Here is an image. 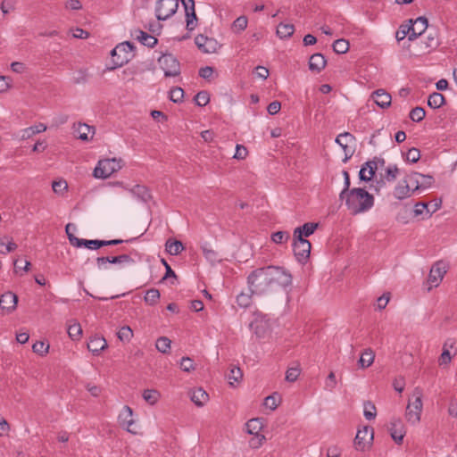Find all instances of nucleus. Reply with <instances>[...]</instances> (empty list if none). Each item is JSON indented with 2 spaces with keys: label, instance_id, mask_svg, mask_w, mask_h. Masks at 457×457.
Segmentation results:
<instances>
[{
  "label": "nucleus",
  "instance_id": "5701e85b",
  "mask_svg": "<svg viewBox=\"0 0 457 457\" xmlns=\"http://www.w3.org/2000/svg\"><path fill=\"white\" fill-rule=\"evenodd\" d=\"M94 134V128L90 127L85 123H79L74 128V136L81 139L83 141H88L89 138H92Z\"/></svg>",
  "mask_w": 457,
  "mask_h": 457
},
{
  "label": "nucleus",
  "instance_id": "774afa93",
  "mask_svg": "<svg viewBox=\"0 0 457 457\" xmlns=\"http://www.w3.org/2000/svg\"><path fill=\"white\" fill-rule=\"evenodd\" d=\"M203 253H204V257L212 262H214L218 261V259H219L217 252H215L212 249H209L207 247H203Z\"/></svg>",
  "mask_w": 457,
  "mask_h": 457
},
{
  "label": "nucleus",
  "instance_id": "ddd939ff",
  "mask_svg": "<svg viewBox=\"0 0 457 457\" xmlns=\"http://www.w3.org/2000/svg\"><path fill=\"white\" fill-rule=\"evenodd\" d=\"M445 273L446 268L442 262H437L435 263L432 266L428 275V282L430 284L428 290H430L433 287H438Z\"/></svg>",
  "mask_w": 457,
  "mask_h": 457
},
{
  "label": "nucleus",
  "instance_id": "423d86ee",
  "mask_svg": "<svg viewBox=\"0 0 457 457\" xmlns=\"http://www.w3.org/2000/svg\"><path fill=\"white\" fill-rule=\"evenodd\" d=\"M179 8V0H157L155 16L158 21H166L174 15Z\"/></svg>",
  "mask_w": 457,
  "mask_h": 457
},
{
  "label": "nucleus",
  "instance_id": "603ef678",
  "mask_svg": "<svg viewBox=\"0 0 457 457\" xmlns=\"http://www.w3.org/2000/svg\"><path fill=\"white\" fill-rule=\"evenodd\" d=\"M209 101L210 96L206 91H200L195 96V102L198 106H205Z\"/></svg>",
  "mask_w": 457,
  "mask_h": 457
},
{
  "label": "nucleus",
  "instance_id": "5fc2aeb1",
  "mask_svg": "<svg viewBox=\"0 0 457 457\" xmlns=\"http://www.w3.org/2000/svg\"><path fill=\"white\" fill-rule=\"evenodd\" d=\"M363 414L364 417L369 420L375 419L377 415L375 405L370 402L365 403Z\"/></svg>",
  "mask_w": 457,
  "mask_h": 457
},
{
  "label": "nucleus",
  "instance_id": "09e8293b",
  "mask_svg": "<svg viewBox=\"0 0 457 457\" xmlns=\"http://www.w3.org/2000/svg\"><path fill=\"white\" fill-rule=\"evenodd\" d=\"M184 97V90L181 87H173L170 91V99L174 103H181Z\"/></svg>",
  "mask_w": 457,
  "mask_h": 457
},
{
  "label": "nucleus",
  "instance_id": "864d4df0",
  "mask_svg": "<svg viewBox=\"0 0 457 457\" xmlns=\"http://www.w3.org/2000/svg\"><path fill=\"white\" fill-rule=\"evenodd\" d=\"M52 188L55 194L62 195L67 190L68 185L63 179L55 180L52 183Z\"/></svg>",
  "mask_w": 457,
  "mask_h": 457
},
{
  "label": "nucleus",
  "instance_id": "c756f323",
  "mask_svg": "<svg viewBox=\"0 0 457 457\" xmlns=\"http://www.w3.org/2000/svg\"><path fill=\"white\" fill-rule=\"evenodd\" d=\"M136 38L141 42L144 46H146L148 47H154L157 44V39L147 34L146 32L143 30H137L136 32Z\"/></svg>",
  "mask_w": 457,
  "mask_h": 457
},
{
  "label": "nucleus",
  "instance_id": "cd10ccee",
  "mask_svg": "<svg viewBox=\"0 0 457 457\" xmlns=\"http://www.w3.org/2000/svg\"><path fill=\"white\" fill-rule=\"evenodd\" d=\"M96 267L98 270H106L108 264H120L119 256H101L96 259Z\"/></svg>",
  "mask_w": 457,
  "mask_h": 457
},
{
  "label": "nucleus",
  "instance_id": "39448f33",
  "mask_svg": "<svg viewBox=\"0 0 457 457\" xmlns=\"http://www.w3.org/2000/svg\"><path fill=\"white\" fill-rule=\"evenodd\" d=\"M120 168V161L115 158L100 160L94 170V177L96 179H107Z\"/></svg>",
  "mask_w": 457,
  "mask_h": 457
},
{
  "label": "nucleus",
  "instance_id": "e433bc0d",
  "mask_svg": "<svg viewBox=\"0 0 457 457\" xmlns=\"http://www.w3.org/2000/svg\"><path fill=\"white\" fill-rule=\"evenodd\" d=\"M142 396L149 404H155L160 399V393L155 389H145L143 391Z\"/></svg>",
  "mask_w": 457,
  "mask_h": 457
},
{
  "label": "nucleus",
  "instance_id": "6e6d98bb",
  "mask_svg": "<svg viewBox=\"0 0 457 457\" xmlns=\"http://www.w3.org/2000/svg\"><path fill=\"white\" fill-rule=\"evenodd\" d=\"M420 158V152L418 148L412 147L406 153V161L415 163Z\"/></svg>",
  "mask_w": 457,
  "mask_h": 457
},
{
  "label": "nucleus",
  "instance_id": "72a5a7b5",
  "mask_svg": "<svg viewBox=\"0 0 457 457\" xmlns=\"http://www.w3.org/2000/svg\"><path fill=\"white\" fill-rule=\"evenodd\" d=\"M295 31V27L293 24L289 23H279L277 28V35L282 39L290 37Z\"/></svg>",
  "mask_w": 457,
  "mask_h": 457
},
{
  "label": "nucleus",
  "instance_id": "2eb2a0df",
  "mask_svg": "<svg viewBox=\"0 0 457 457\" xmlns=\"http://www.w3.org/2000/svg\"><path fill=\"white\" fill-rule=\"evenodd\" d=\"M118 420L120 425L128 432L137 434V431L132 428L135 424V420L133 419V411L129 406L125 405L122 408L118 416Z\"/></svg>",
  "mask_w": 457,
  "mask_h": 457
},
{
  "label": "nucleus",
  "instance_id": "f704fd0d",
  "mask_svg": "<svg viewBox=\"0 0 457 457\" xmlns=\"http://www.w3.org/2000/svg\"><path fill=\"white\" fill-rule=\"evenodd\" d=\"M445 96L441 93L434 92L429 95L428 104L429 107L437 109L445 104Z\"/></svg>",
  "mask_w": 457,
  "mask_h": 457
},
{
  "label": "nucleus",
  "instance_id": "a878e982",
  "mask_svg": "<svg viewBox=\"0 0 457 457\" xmlns=\"http://www.w3.org/2000/svg\"><path fill=\"white\" fill-rule=\"evenodd\" d=\"M129 192L133 196L137 197L139 201L143 203H147L152 195L148 190V188L142 185H136L129 189Z\"/></svg>",
  "mask_w": 457,
  "mask_h": 457
},
{
  "label": "nucleus",
  "instance_id": "f8f14e48",
  "mask_svg": "<svg viewBox=\"0 0 457 457\" xmlns=\"http://www.w3.org/2000/svg\"><path fill=\"white\" fill-rule=\"evenodd\" d=\"M378 163L384 165L385 161L383 159L376 158L372 161L366 162L360 170V179L366 182L370 181L375 175L376 170L378 169Z\"/></svg>",
  "mask_w": 457,
  "mask_h": 457
},
{
  "label": "nucleus",
  "instance_id": "2f4dec72",
  "mask_svg": "<svg viewBox=\"0 0 457 457\" xmlns=\"http://www.w3.org/2000/svg\"><path fill=\"white\" fill-rule=\"evenodd\" d=\"M165 248L170 254L178 255L183 251L184 245L181 241L168 239L165 244Z\"/></svg>",
  "mask_w": 457,
  "mask_h": 457
},
{
  "label": "nucleus",
  "instance_id": "f03ea898",
  "mask_svg": "<svg viewBox=\"0 0 457 457\" xmlns=\"http://www.w3.org/2000/svg\"><path fill=\"white\" fill-rule=\"evenodd\" d=\"M345 205L353 214L365 212L374 205V197L364 188L354 187L345 195Z\"/></svg>",
  "mask_w": 457,
  "mask_h": 457
},
{
  "label": "nucleus",
  "instance_id": "9d476101",
  "mask_svg": "<svg viewBox=\"0 0 457 457\" xmlns=\"http://www.w3.org/2000/svg\"><path fill=\"white\" fill-rule=\"evenodd\" d=\"M373 440V429L364 427L357 431L354 438V447L357 451H364Z\"/></svg>",
  "mask_w": 457,
  "mask_h": 457
},
{
  "label": "nucleus",
  "instance_id": "4d7b16f0",
  "mask_svg": "<svg viewBox=\"0 0 457 457\" xmlns=\"http://www.w3.org/2000/svg\"><path fill=\"white\" fill-rule=\"evenodd\" d=\"M32 350L34 353H38L40 355H44L48 353L49 345H46L42 341H37L32 345Z\"/></svg>",
  "mask_w": 457,
  "mask_h": 457
},
{
  "label": "nucleus",
  "instance_id": "20e7f679",
  "mask_svg": "<svg viewBox=\"0 0 457 457\" xmlns=\"http://www.w3.org/2000/svg\"><path fill=\"white\" fill-rule=\"evenodd\" d=\"M133 49L134 46L129 41H125L117 45L111 51L114 67H121L127 63L133 56Z\"/></svg>",
  "mask_w": 457,
  "mask_h": 457
},
{
  "label": "nucleus",
  "instance_id": "c03bdc74",
  "mask_svg": "<svg viewBox=\"0 0 457 457\" xmlns=\"http://www.w3.org/2000/svg\"><path fill=\"white\" fill-rule=\"evenodd\" d=\"M160 298V292L155 288H152L146 291L145 295V302L150 305H154L157 303Z\"/></svg>",
  "mask_w": 457,
  "mask_h": 457
},
{
  "label": "nucleus",
  "instance_id": "de8ad7c7",
  "mask_svg": "<svg viewBox=\"0 0 457 457\" xmlns=\"http://www.w3.org/2000/svg\"><path fill=\"white\" fill-rule=\"evenodd\" d=\"M426 115V112L422 107H415L410 112V119L414 122L421 121Z\"/></svg>",
  "mask_w": 457,
  "mask_h": 457
},
{
  "label": "nucleus",
  "instance_id": "6ab92c4d",
  "mask_svg": "<svg viewBox=\"0 0 457 457\" xmlns=\"http://www.w3.org/2000/svg\"><path fill=\"white\" fill-rule=\"evenodd\" d=\"M371 98L374 100L376 104L382 109L389 107L392 101L390 94L381 88L374 91L371 95Z\"/></svg>",
  "mask_w": 457,
  "mask_h": 457
},
{
  "label": "nucleus",
  "instance_id": "338daca9",
  "mask_svg": "<svg viewBox=\"0 0 457 457\" xmlns=\"http://www.w3.org/2000/svg\"><path fill=\"white\" fill-rule=\"evenodd\" d=\"M390 300V294L385 293L377 300V308L378 310H383L387 305L388 302Z\"/></svg>",
  "mask_w": 457,
  "mask_h": 457
},
{
  "label": "nucleus",
  "instance_id": "aec40b11",
  "mask_svg": "<svg viewBox=\"0 0 457 457\" xmlns=\"http://www.w3.org/2000/svg\"><path fill=\"white\" fill-rule=\"evenodd\" d=\"M106 347V340L98 335L91 337L89 342L87 343V349L95 355L99 354Z\"/></svg>",
  "mask_w": 457,
  "mask_h": 457
},
{
  "label": "nucleus",
  "instance_id": "bf43d9fd",
  "mask_svg": "<svg viewBox=\"0 0 457 457\" xmlns=\"http://www.w3.org/2000/svg\"><path fill=\"white\" fill-rule=\"evenodd\" d=\"M300 375V369L297 367L289 368L286 372V380L295 382Z\"/></svg>",
  "mask_w": 457,
  "mask_h": 457
},
{
  "label": "nucleus",
  "instance_id": "c85d7f7f",
  "mask_svg": "<svg viewBox=\"0 0 457 457\" xmlns=\"http://www.w3.org/2000/svg\"><path fill=\"white\" fill-rule=\"evenodd\" d=\"M208 399V394L201 387L196 388L192 392L191 401L197 406H203Z\"/></svg>",
  "mask_w": 457,
  "mask_h": 457
},
{
  "label": "nucleus",
  "instance_id": "9b49d317",
  "mask_svg": "<svg viewBox=\"0 0 457 457\" xmlns=\"http://www.w3.org/2000/svg\"><path fill=\"white\" fill-rule=\"evenodd\" d=\"M197 47L205 54L216 53L220 48L218 41L212 37H208L203 34H199L195 38Z\"/></svg>",
  "mask_w": 457,
  "mask_h": 457
},
{
  "label": "nucleus",
  "instance_id": "4468645a",
  "mask_svg": "<svg viewBox=\"0 0 457 457\" xmlns=\"http://www.w3.org/2000/svg\"><path fill=\"white\" fill-rule=\"evenodd\" d=\"M389 432L392 439L397 444L402 445L403 437L406 434L404 425L401 419L394 418L389 424Z\"/></svg>",
  "mask_w": 457,
  "mask_h": 457
},
{
  "label": "nucleus",
  "instance_id": "58836bf2",
  "mask_svg": "<svg viewBox=\"0 0 457 457\" xmlns=\"http://www.w3.org/2000/svg\"><path fill=\"white\" fill-rule=\"evenodd\" d=\"M252 292L250 294L241 292L239 295H237V303L241 308H247L250 306L252 303Z\"/></svg>",
  "mask_w": 457,
  "mask_h": 457
},
{
  "label": "nucleus",
  "instance_id": "49530a36",
  "mask_svg": "<svg viewBox=\"0 0 457 457\" xmlns=\"http://www.w3.org/2000/svg\"><path fill=\"white\" fill-rule=\"evenodd\" d=\"M399 171L400 170L396 165H389L386 169L385 179L388 182H394L396 179Z\"/></svg>",
  "mask_w": 457,
  "mask_h": 457
},
{
  "label": "nucleus",
  "instance_id": "b1692460",
  "mask_svg": "<svg viewBox=\"0 0 457 457\" xmlns=\"http://www.w3.org/2000/svg\"><path fill=\"white\" fill-rule=\"evenodd\" d=\"M327 60L320 53L313 54L309 60V69L312 71L320 72L326 66Z\"/></svg>",
  "mask_w": 457,
  "mask_h": 457
},
{
  "label": "nucleus",
  "instance_id": "4c0bfd02",
  "mask_svg": "<svg viewBox=\"0 0 457 457\" xmlns=\"http://www.w3.org/2000/svg\"><path fill=\"white\" fill-rule=\"evenodd\" d=\"M290 238L287 231H277L271 234V241L277 245L287 243Z\"/></svg>",
  "mask_w": 457,
  "mask_h": 457
},
{
  "label": "nucleus",
  "instance_id": "393cba45",
  "mask_svg": "<svg viewBox=\"0 0 457 457\" xmlns=\"http://www.w3.org/2000/svg\"><path fill=\"white\" fill-rule=\"evenodd\" d=\"M393 195L398 200H404L411 197L413 195V193L411 192V187H408V185L405 184L402 179L395 187Z\"/></svg>",
  "mask_w": 457,
  "mask_h": 457
},
{
  "label": "nucleus",
  "instance_id": "a18cd8bd",
  "mask_svg": "<svg viewBox=\"0 0 457 457\" xmlns=\"http://www.w3.org/2000/svg\"><path fill=\"white\" fill-rule=\"evenodd\" d=\"M118 338L122 342H129L133 337V331L129 326H124L117 333Z\"/></svg>",
  "mask_w": 457,
  "mask_h": 457
},
{
  "label": "nucleus",
  "instance_id": "680f3d73",
  "mask_svg": "<svg viewBox=\"0 0 457 457\" xmlns=\"http://www.w3.org/2000/svg\"><path fill=\"white\" fill-rule=\"evenodd\" d=\"M420 188L421 190L429 188L434 183V178L431 175H424L420 173Z\"/></svg>",
  "mask_w": 457,
  "mask_h": 457
},
{
  "label": "nucleus",
  "instance_id": "ea45409f",
  "mask_svg": "<svg viewBox=\"0 0 457 457\" xmlns=\"http://www.w3.org/2000/svg\"><path fill=\"white\" fill-rule=\"evenodd\" d=\"M171 341L166 337H161L157 339L155 346L156 349L162 353H167L170 349Z\"/></svg>",
  "mask_w": 457,
  "mask_h": 457
},
{
  "label": "nucleus",
  "instance_id": "0e129e2a",
  "mask_svg": "<svg viewBox=\"0 0 457 457\" xmlns=\"http://www.w3.org/2000/svg\"><path fill=\"white\" fill-rule=\"evenodd\" d=\"M247 27V18L245 16H240L237 18L233 22V28L242 31Z\"/></svg>",
  "mask_w": 457,
  "mask_h": 457
},
{
  "label": "nucleus",
  "instance_id": "0eeeda50",
  "mask_svg": "<svg viewBox=\"0 0 457 457\" xmlns=\"http://www.w3.org/2000/svg\"><path fill=\"white\" fill-rule=\"evenodd\" d=\"M165 77H176L180 74L179 62L170 54H162L158 60Z\"/></svg>",
  "mask_w": 457,
  "mask_h": 457
},
{
  "label": "nucleus",
  "instance_id": "bb28decb",
  "mask_svg": "<svg viewBox=\"0 0 457 457\" xmlns=\"http://www.w3.org/2000/svg\"><path fill=\"white\" fill-rule=\"evenodd\" d=\"M420 173L412 171L403 179V182L408 185V187H411V192L414 194L415 192L421 190L420 188Z\"/></svg>",
  "mask_w": 457,
  "mask_h": 457
},
{
  "label": "nucleus",
  "instance_id": "052dcab7",
  "mask_svg": "<svg viewBox=\"0 0 457 457\" xmlns=\"http://www.w3.org/2000/svg\"><path fill=\"white\" fill-rule=\"evenodd\" d=\"M242 377L243 373L239 368H232L228 375L229 384L233 385V382H238Z\"/></svg>",
  "mask_w": 457,
  "mask_h": 457
},
{
  "label": "nucleus",
  "instance_id": "7c9ffc66",
  "mask_svg": "<svg viewBox=\"0 0 457 457\" xmlns=\"http://www.w3.org/2000/svg\"><path fill=\"white\" fill-rule=\"evenodd\" d=\"M46 130V126L43 123H38L37 125L26 128L21 131V139H29L34 135L44 132Z\"/></svg>",
  "mask_w": 457,
  "mask_h": 457
},
{
  "label": "nucleus",
  "instance_id": "f257e3e1",
  "mask_svg": "<svg viewBox=\"0 0 457 457\" xmlns=\"http://www.w3.org/2000/svg\"><path fill=\"white\" fill-rule=\"evenodd\" d=\"M247 284L252 294L261 295L290 287L292 275L282 267L266 266L253 270L247 277Z\"/></svg>",
  "mask_w": 457,
  "mask_h": 457
},
{
  "label": "nucleus",
  "instance_id": "dca6fc26",
  "mask_svg": "<svg viewBox=\"0 0 457 457\" xmlns=\"http://www.w3.org/2000/svg\"><path fill=\"white\" fill-rule=\"evenodd\" d=\"M186 12L187 29L193 30L196 26V14L194 0H181Z\"/></svg>",
  "mask_w": 457,
  "mask_h": 457
},
{
  "label": "nucleus",
  "instance_id": "f3484780",
  "mask_svg": "<svg viewBox=\"0 0 457 457\" xmlns=\"http://www.w3.org/2000/svg\"><path fill=\"white\" fill-rule=\"evenodd\" d=\"M18 303V297L12 292H5L0 296V309L6 312L12 313Z\"/></svg>",
  "mask_w": 457,
  "mask_h": 457
},
{
  "label": "nucleus",
  "instance_id": "8fccbe9b",
  "mask_svg": "<svg viewBox=\"0 0 457 457\" xmlns=\"http://www.w3.org/2000/svg\"><path fill=\"white\" fill-rule=\"evenodd\" d=\"M16 248L17 245L13 241L10 240L5 243L4 239H0V253L6 254L14 251Z\"/></svg>",
  "mask_w": 457,
  "mask_h": 457
},
{
  "label": "nucleus",
  "instance_id": "a211bd4d",
  "mask_svg": "<svg viewBox=\"0 0 457 457\" xmlns=\"http://www.w3.org/2000/svg\"><path fill=\"white\" fill-rule=\"evenodd\" d=\"M411 25H409L411 30V36H409V40L412 41L416 39L419 36L422 35L428 28V20L425 17H419L413 22L411 20Z\"/></svg>",
  "mask_w": 457,
  "mask_h": 457
},
{
  "label": "nucleus",
  "instance_id": "e2e57ef3",
  "mask_svg": "<svg viewBox=\"0 0 457 457\" xmlns=\"http://www.w3.org/2000/svg\"><path fill=\"white\" fill-rule=\"evenodd\" d=\"M411 36V30L409 25H403L400 27V29L396 32L395 37L397 41H401L404 39L406 37H409Z\"/></svg>",
  "mask_w": 457,
  "mask_h": 457
},
{
  "label": "nucleus",
  "instance_id": "a19ab883",
  "mask_svg": "<svg viewBox=\"0 0 457 457\" xmlns=\"http://www.w3.org/2000/svg\"><path fill=\"white\" fill-rule=\"evenodd\" d=\"M68 334L72 340H79L82 334V328L80 324L78 322L70 324L68 327Z\"/></svg>",
  "mask_w": 457,
  "mask_h": 457
},
{
  "label": "nucleus",
  "instance_id": "473e14b6",
  "mask_svg": "<svg viewBox=\"0 0 457 457\" xmlns=\"http://www.w3.org/2000/svg\"><path fill=\"white\" fill-rule=\"evenodd\" d=\"M374 358V352L370 348H368L361 353L358 363L362 369L368 368L373 363Z\"/></svg>",
  "mask_w": 457,
  "mask_h": 457
},
{
  "label": "nucleus",
  "instance_id": "37998d69",
  "mask_svg": "<svg viewBox=\"0 0 457 457\" xmlns=\"http://www.w3.org/2000/svg\"><path fill=\"white\" fill-rule=\"evenodd\" d=\"M413 212L414 216H420L422 215L423 213H426L428 217H430L432 215V212H430L428 204L424 202L417 203L414 205Z\"/></svg>",
  "mask_w": 457,
  "mask_h": 457
},
{
  "label": "nucleus",
  "instance_id": "1a4fd4ad",
  "mask_svg": "<svg viewBox=\"0 0 457 457\" xmlns=\"http://www.w3.org/2000/svg\"><path fill=\"white\" fill-rule=\"evenodd\" d=\"M354 141V137L349 132L341 133L337 137L336 143L343 148L345 153L344 162H347L353 156L354 153V149L353 148Z\"/></svg>",
  "mask_w": 457,
  "mask_h": 457
},
{
  "label": "nucleus",
  "instance_id": "3c124183",
  "mask_svg": "<svg viewBox=\"0 0 457 457\" xmlns=\"http://www.w3.org/2000/svg\"><path fill=\"white\" fill-rule=\"evenodd\" d=\"M343 177H344V188L339 194V198L341 200H344L345 195H347L348 192L351 191L350 189V175L348 171L343 170Z\"/></svg>",
  "mask_w": 457,
  "mask_h": 457
},
{
  "label": "nucleus",
  "instance_id": "4be33fe9",
  "mask_svg": "<svg viewBox=\"0 0 457 457\" xmlns=\"http://www.w3.org/2000/svg\"><path fill=\"white\" fill-rule=\"evenodd\" d=\"M70 243L71 245L75 247L85 246L87 249L96 250L102 247V242L98 239L87 240V239H80L78 237L70 238Z\"/></svg>",
  "mask_w": 457,
  "mask_h": 457
},
{
  "label": "nucleus",
  "instance_id": "6e6552de",
  "mask_svg": "<svg viewBox=\"0 0 457 457\" xmlns=\"http://www.w3.org/2000/svg\"><path fill=\"white\" fill-rule=\"evenodd\" d=\"M312 245L311 242L305 238H295L293 242V251L296 260L304 263L310 257Z\"/></svg>",
  "mask_w": 457,
  "mask_h": 457
},
{
  "label": "nucleus",
  "instance_id": "79ce46f5",
  "mask_svg": "<svg viewBox=\"0 0 457 457\" xmlns=\"http://www.w3.org/2000/svg\"><path fill=\"white\" fill-rule=\"evenodd\" d=\"M333 50L337 54H345L349 50V42L345 39H337L333 43Z\"/></svg>",
  "mask_w": 457,
  "mask_h": 457
},
{
  "label": "nucleus",
  "instance_id": "7ed1b4c3",
  "mask_svg": "<svg viewBox=\"0 0 457 457\" xmlns=\"http://www.w3.org/2000/svg\"><path fill=\"white\" fill-rule=\"evenodd\" d=\"M422 396V390L420 387H415L411 396L409 398L405 411V419L411 425H416L420 420L423 408Z\"/></svg>",
  "mask_w": 457,
  "mask_h": 457
},
{
  "label": "nucleus",
  "instance_id": "412c9836",
  "mask_svg": "<svg viewBox=\"0 0 457 457\" xmlns=\"http://www.w3.org/2000/svg\"><path fill=\"white\" fill-rule=\"evenodd\" d=\"M318 226V223L306 222L303 226L297 227L294 229L293 237L295 238H303V237H310L315 232Z\"/></svg>",
  "mask_w": 457,
  "mask_h": 457
},
{
  "label": "nucleus",
  "instance_id": "c9c22d12",
  "mask_svg": "<svg viewBox=\"0 0 457 457\" xmlns=\"http://www.w3.org/2000/svg\"><path fill=\"white\" fill-rule=\"evenodd\" d=\"M246 426V431L250 435H258V432L262 428V419H252L248 420L245 424Z\"/></svg>",
  "mask_w": 457,
  "mask_h": 457
},
{
  "label": "nucleus",
  "instance_id": "13d9d810",
  "mask_svg": "<svg viewBox=\"0 0 457 457\" xmlns=\"http://www.w3.org/2000/svg\"><path fill=\"white\" fill-rule=\"evenodd\" d=\"M180 368L186 372H190L195 370L194 361L189 357H183L180 361Z\"/></svg>",
  "mask_w": 457,
  "mask_h": 457
},
{
  "label": "nucleus",
  "instance_id": "69168bd1",
  "mask_svg": "<svg viewBox=\"0 0 457 457\" xmlns=\"http://www.w3.org/2000/svg\"><path fill=\"white\" fill-rule=\"evenodd\" d=\"M248 151L246 147L242 145H237L234 158L237 160H244L247 156Z\"/></svg>",
  "mask_w": 457,
  "mask_h": 457
}]
</instances>
